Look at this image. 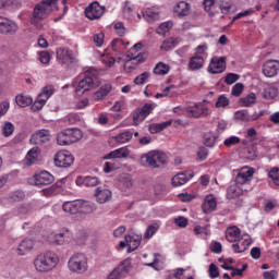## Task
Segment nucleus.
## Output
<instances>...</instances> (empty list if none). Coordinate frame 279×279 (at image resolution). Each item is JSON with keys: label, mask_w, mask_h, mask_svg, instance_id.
Returning a JSON list of instances; mask_svg holds the SVG:
<instances>
[{"label": "nucleus", "mask_w": 279, "mask_h": 279, "mask_svg": "<svg viewBox=\"0 0 279 279\" xmlns=\"http://www.w3.org/2000/svg\"><path fill=\"white\" fill-rule=\"evenodd\" d=\"M59 1L60 0H41L34 7L31 15V23L32 25H35L36 29H43L40 21L49 19L53 10H58Z\"/></svg>", "instance_id": "1"}, {"label": "nucleus", "mask_w": 279, "mask_h": 279, "mask_svg": "<svg viewBox=\"0 0 279 279\" xmlns=\"http://www.w3.org/2000/svg\"><path fill=\"white\" fill-rule=\"evenodd\" d=\"M58 255L53 252L40 253L34 259V267L36 271L40 274H47L51 271L58 265Z\"/></svg>", "instance_id": "2"}, {"label": "nucleus", "mask_w": 279, "mask_h": 279, "mask_svg": "<svg viewBox=\"0 0 279 279\" xmlns=\"http://www.w3.org/2000/svg\"><path fill=\"white\" fill-rule=\"evenodd\" d=\"M82 138V131L77 128L65 129L57 134L58 145H73Z\"/></svg>", "instance_id": "3"}, {"label": "nucleus", "mask_w": 279, "mask_h": 279, "mask_svg": "<svg viewBox=\"0 0 279 279\" xmlns=\"http://www.w3.org/2000/svg\"><path fill=\"white\" fill-rule=\"evenodd\" d=\"M68 267L73 274H84L88 269V258L84 253H75L70 257Z\"/></svg>", "instance_id": "4"}, {"label": "nucleus", "mask_w": 279, "mask_h": 279, "mask_svg": "<svg viewBox=\"0 0 279 279\" xmlns=\"http://www.w3.org/2000/svg\"><path fill=\"white\" fill-rule=\"evenodd\" d=\"M99 84L97 78V70L90 69L89 75L85 76L83 80L80 81L75 93L78 97H82L84 93H88L92 88H95Z\"/></svg>", "instance_id": "5"}, {"label": "nucleus", "mask_w": 279, "mask_h": 279, "mask_svg": "<svg viewBox=\"0 0 279 279\" xmlns=\"http://www.w3.org/2000/svg\"><path fill=\"white\" fill-rule=\"evenodd\" d=\"M208 47L206 45L197 46L195 49V53L193 57L190 58L189 61V69L190 71H199V69L204 68V51H206Z\"/></svg>", "instance_id": "6"}, {"label": "nucleus", "mask_w": 279, "mask_h": 279, "mask_svg": "<svg viewBox=\"0 0 279 279\" xmlns=\"http://www.w3.org/2000/svg\"><path fill=\"white\" fill-rule=\"evenodd\" d=\"M54 166L62 169H69L75 162V156L69 150H60L54 155Z\"/></svg>", "instance_id": "7"}, {"label": "nucleus", "mask_w": 279, "mask_h": 279, "mask_svg": "<svg viewBox=\"0 0 279 279\" xmlns=\"http://www.w3.org/2000/svg\"><path fill=\"white\" fill-rule=\"evenodd\" d=\"M132 267V259L126 258L120 263L108 276L107 279H123L130 274Z\"/></svg>", "instance_id": "8"}, {"label": "nucleus", "mask_w": 279, "mask_h": 279, "mask_svg": "<svg viewBox=\"0 0 279 279\" xmlns=\"http://www.w3.org/2000/svg\"><path fill=\"white\" fill-rule=\"evenodd\" d=\"M105 12H106V7H101L99 2L95 1V2H92L85 9V16L86 19H89V21H97L100 16H104Z\"/></svg>", "instance_id": "9"}, {"label": "nucleus", "mask_w": 279, "mask_h": 279, "mask_svg": "<svg viewBox=\"0 0 279 279\" xmlns=\"http://www.w3.org/2000/svg\"><path fill=\"white\" fill-rule=\"evenodd\" d=\"M208 73L217 75L226 71V57H213L207 68Z\"/></svg>", "instance_id": "10"}, {"label": "nucleus", "mask_w": 279, "mask_h": 279, "mask_svg": "<svg viewBox=\"0 0 279 279\" xmlns=\"http://www.w3.org/2000/svg\"><path fill=\"white\" fill-rule=\"evenodd\" d=\"M19 32V24L16 22L0 15V34H16Z\"/></svg>", "instance_id": "11"}, {"label": "nucleus", "mask_w": 279, "mask_h": 279, "mask_svg": "<svg viewBox=\"0 0 279 279\" xmlns=\"http://www.w3.org/2000/svg\"><path fill=\"white\" fill-rule=\"evenodd\" d=\"M57 60L61 64H73L75 62V57H73V50L69 48H59L57 49Z\"/></svg>", "instance_id": "12"}, {"label": "nucleus", "mask_w": 279, "mask_h": 279, "mask_svg": "<svg viewBox=\"0 0 279 279\" xmlns=\"http://www.w3.org/2000/svg\"><path fill=\"white\" fill-rule=\"evenodd\" d=\"M53 180L52 174L45 170L34 174L35 186H49V184H53Z\"/></svg>", "instance_id": "13"}, {"label": "nucleus", "mask_w": 279, "mask_h": 279, "mask_svg": "<svg viewBox=\"0 0 279 279\" xmlns=\"http://www.w3.org/2000/svg\"><path fill=\"white\" fill-rule=\"evenodd\" d=\"M279 71L278 60H268L263 64V73L266 77H276Z\"/></svg>", "instance_id": "14"}, {"label": "nucleus", "mask_w": 279, "mask_h": 279, "mask_svg": "<svg viewBox=\"0 0 279 279\" xmlns=\"http://www.w3.org/2000/svg\"><path fill=\"white\" fill-rule=\"evenodd\" d=\"M254 175V169L252 168H242L241 171L235 177L236 186H242V184H247Z\"/></svg>", "instance_id": "15"}, {"label": "nucleus", "mask_w": 279, "mask_h": 279, "mask_svg": "<svg viewBox=\"0 0 279 279\" xmlns=\"http://www.w3.org/2000/svg\"><path fill=\"white\" fill-rule=\"evenodd\" d=\"M186 114L193 117V119H199V117L208 114V108L203 104H196L194 107L186 108Z\"/></svg>", "instance_id": "16"}, {"label": "nucleus", "mask_w": 279, "mask_h": 279, "mask_svg": "<svg viewBox=\"0 0 279 279\" xmlns=\"http://www.w3.org/2000/svg\"><path fill=\"white\" fill-rule=\"evenodd\" d=\"M94 196L98 204H106V202H110L112 199V192L106 187H97Z\"/></svg>", "instance_id": "17"}, {"label": "nucleus", "mask_w": 279, "mask_h": 279, "mask_svg": "<svg viewBox=\"0 0 279 279\" xmlns=\"http://www.w3.org/2000/svg\"><path fill=\"white\" fill-rule=\"evenodd\" d=\"M62 208L64 213H69L70 215H77V213H81L82 199L68 201L63 203Z\"/></svg>", "instance_id": "18"}, {"label": "nucleus", "mask_w": 279, "mask_h": 279, "mask_svg": "<svg viewBox=\"0 0 279 279\" xmlns=\"http://www.w3.org/2000/svg\"><path fill=\"white\" fill-rule=\"evenodd\" d=\"M124 241L128 244V253L134 252L135 250H138V245H141V241H143V236L138 234L134 235H125Z\"/></svg>", "instance_id": "19"}, {"label": "nucleus", "mask_w": 279, "mask_h": 279, "mask_svg": "<svg viewBox=\"0 0 279 279\" xmlns=\"http://www.w3.org/2000/svg\"><path fill=\"white\" fill-rule=\"evenodd\" d=\"M32 140L35 141L37 145H40V143H49V141H51V134L49 133V130L41 129L34 133Z\"/></svg>", "instance_id": "20"}, {"label": "nucleus", "mask_w": 279, "mask_h": 279, "mask_svg": "<svg viewBox=\"0 0 279 279\" xmlns=\"http://www.w3.org/2000/svg\"><path fill=\"white\" fill-rule=\"evenodd\" d=\"M226 240L229 243H239L241 241V229L238 227H229L226 231Z\"/></svg>", "instance_id": "21"}, {"label": "nucleus", "mask_w": 279, "mask_h": 279, "mask_svg": "<svg viewBox=\"0 0 279 279\" xmlns=\"http://www.w3.org/2000/svg\"><path fill=\"white\" fill-rule=\"evenodd\" d=\"M202 209L203 213H205L206 215L213 213L214 210H217V198H215L214 195H207L202 205Z\"/></svg>", "instance_id": "22"}, {"label": "nucleus", "mask_w": 279, "mask_h": 279, "mask_svg": "<svg viewBox=\"0 0 279 279\" xmlns=\"http://www.w3.org/2000/svg\"><path fill=\"white\" fill-rule=\"evenodd\" d=\"M38 156H40V148L33 147L31 150H28L25 157L26 167H32V165H36V162H38Z\"/></svg>", "instance_id": "23"}, {"label": "nucleus", "mask_w": 279, "mask_h": 279, "mask_svg": "<svg viewBox=\"0 0 279 279\" xmlns=\"http://www.w3.org/2000/svg\"><path fill=\"white\" fill-rule=\"evenodd\" d=\"M32 213H34V205L32 203H24L15 209L16 217L24 218L27 215H32Z\"/></svg>", "instance_id": "24"}, {"label": "nucleus", "mask_w": 279, "mask_h": 279, "mask_svg": "<svg viewBox=\"0 0 279 279\" xmlns=\"http://www.w3.org/2000/svg\"><path fill=\"white\" fill-rule=\"evenodd\" d=\"M73 239V233L69 229L63 230V232L54 235L56 245H64Z\"/></svg>", "instance_id": "25"}, {"label": "nucleus", "mask_w": 279, "mask_h": 279, "mask_svg": "<svg viewBox=\"0 0 279 279\" xmlns=\"http://www.w3.org/2000/svg\"><path fill=\"white\" fill-rule=\"evenodd\" d=\"M173 11L179 14V16H189L191 12V4L186 1H180L174 5Z\"/></svg>", "instance_id": "26"}, {"label": "nucleus", "mask_w": 279, "mask_h": 279, "mask_svg": "<svg viewBox=\"0 0 279 279\" xmlns=\"http://www.w3.org/2000/svg\"><path fill=\"white\" fill-rule=\"evenodd\" d=\"M34 250V241L32 240H23L17 247V254L20 256H25V254H29Z\"/></svg>", "instance_id": "27"}, {"label": "nucleus", "mask_w": 279, "mask_h": 279, "mask_svg": "<svg viewBox=\"0 0 279 279\" xmlns=\"http://www.w3.org/2000/svg\"><path fill=\"white\" fill-rule=\"evenodd\" d=\"M130 156V150L128 148L122 147L116 150L110 151L107 156H105V160H110L113 158H128Z\"/></svg>", "instance_id": "28"}, {"label": "nucleus", "mask_w": 279, "mask_h": 279, "mask_svg": "<svg viewBox=\"0 0 279 279\" xmlns=\"http://www.w3.org/2000/svg\"><path fill=\"white\" fill-rule=\"evenodd\" d=\"M23 199H25V192L23 190L13 191L7 197V202H9V204H16L19 202H23Z\"/></svg>", "instance_id": "29"}, {"label": "nucleus", "mask_w": 279, "mask_h": 279, "mask_svg": "<svg viewBox=\"0 0 279 279\" xmlns=\"http://www.w3.org/2000/svg\"><path fill=\"white\" fill-rule=\"evenodd\" d=\"M142 160H145L150 169H158V155H154V151L143 155Z\"/></svg>", "instance_id": "30"}, {"label": "nucleus", "mask_w": 279, "mask_h": 279, "mask_svg": "<svg viewBox=\"0 0 279 279\" xmlns=\"http://www.w3.org/2000/svg\"><path fill=\"white\" fill-rule=\"evenodd\" d=\"M239 104L242 108L254 106L256 104V94L250 93L247 96L240 98Z\"/></svg>", "instance_id": "31"}, {"label": "nucleus", "mask_w": 279, "mask_h": 279, "mask_svg": "<svg viewBox=\"0 0 279 279\" xmlns=\"http://www.w3.org/2000/svg\"><path fill=\"white\" fill-rule=\"evenodd\" d=\"M15 102L17 104V106H20V108H27V106H32V104H34V99H32L31 96L19 94L15 97Z\"/></svg>", "instance_id": "32"}, {"label": "nucleus", "mask_w": 279, "mask_h": 279, "mask_svg": "<svg viewBox=\"0 0 279 279\" xmlns=\"http://www.w3.org/2000/svg\"><path fill=\"white\" fill-rule=\"evenodd\" d=\"M189 180H191V178H189L186 173L179 172L172 178V186H183Z\"/></svg>", "instance_id": "33"}, {"label": "nucleus", "mask_w": 279, "mask_h": 279, "mask_svg": "<svg viewBox=\"0 0 279 279\" xmlns=\"http://www.w3.org/2000/svg\"><path fill=\"white\" fill-rule=\"evenodd\" d=\"M97 210L95 203L88 201H81V213L84 215H90Z\"/></svg>", "instance_id": "34"}, {"label": "nucleus", "mask_w": 279, "mask_h": 279, "mask_svg": "<svg viewBox=\"0 0 279 279\" xmlns=\"http://www.w3.org/2000/svg\"><path fill=\"white\" fill-rule=\"evenodd\" d=\"M110 90H112V85H110V84L102 85L99 88V90H97L94 94V99H96V101H100V99H104V97H106L108 95V93H110Z\"/></svg>", "instance_id": "35"}, {"label": "nucleus", "mask_w": 279, "mask_h": 279, "mask_svg": "<svg viewBox=\"0 0 279 279\" xmlns=\"http://www.w3.org/2000/svg\"><path fill=\"white\" fill-rule=\"evenodd\" d=\"M132 136H134V133H132V131H125L123 133L118 134L113 138L117 143L123 145L124 143H130V141H132Z\"/></svg>", "instance_id": "36"}, {"label": "nucleus", "mask_w": 279, "mask_h": 279, "mask_svg": "<svg viewBox=\"0 0 279 279\" xmlns=\"http://www.w3.org/2000/svg\"><path fill=\"white\" fill-rule=\"evenodd\" d=\"M170 69L171 68L169 66V64L159 62L154 68L153 73H155V75H167V73H169Z\"/></svg>", "instance_id": "37"}, {"label": "nucleus", "mask_w": 279, "mask_h": 279, "mask_svg": "<svg viewBox=\"0 0 279 279\" xmlns=\"http://www.w3.org/2000/svg\"><path fill=\"white\" fill-rule=\"evenodd\" d=\"M76 182H83L85 186H97L99 184V179L97 177H77Z\"/></svg>", "instance_id": "38"}, {"label": "nucleus", "mask_w": 279, "mask_h": 279, "mask_svg": "<svg viewBox=\"0 0 279 279\" xmlns=\"http://www.w3.org/2000/svg\"><path fill=\"white\" fill-rule=\"evenodd\" d=\"M45 104H47V100H45L43 96H37L36 100L31 106L32 112H40V110L45 108Z\"/></svg>", "instance_id": "39"}, {"label": "nucleus", "mask_w": 279, "mask_h": 279, "mask_svg": "<svg viewBox=\"0 0 279 279\" xmlns=\"http://www.w3.org/2000/svg\"><path fill=\"white\" fill-rule=\"evenodd\" d=\"M242 193L243 191L236 185H231L227 189L228 199H234L235 197L241 196Z\"/></svg>", "instance_id": "40"}, {"label": "nucleus", "mask_w": 279, "mask_h": 279, "mask_svg": "<svg viewBox=\"0 0 279 279\" xmlns=\"http://www.w3.org/2000/svg\"><path fill=\"white\" fill-rule=\"evenodd\" d=\"M146 58L145 54L143 53H138L135 57H131L129 59V62H132V64H134V66H130L131 71H134V69H136V66H138V64H143V62H145Z\"/></svg>", "instance_id": "41"}, {"label": "nucleus", "mask_w": 279, "mask_h": 279, "mask_svg": "<svg viewBox=\"0 0 279 279\" xmlns=\"http://www.w3.org/2000/svg\"><path fill=\"white\" fill-rule=\"evenodd\" d=\"M234 119H236V121H252V118L250 117L247 110L235 111Z\"/></svg>", "instance_id": "42"}, {"label": "nucleus", "mask_w": 279, "mask_h": 279, "mask_svg": "<svg viewBox=\"0 0 279 279\" xmlns=\"http://www.w3.org/2000/svg\"><path fill=\"white\" fill-rule=\"evenodd\" d=\"M144 19H146V21H148L149 23L154 22V21H158V12L151 10V9H147L144 13H143Z\"/></svg>", "instance_id": "43"}, {"label": "nucleus", "mask_w": 279, "mask_h": 279, "mask_svg": "<svg viewBox=\"0 0 279 279\" xmlns=\"http://www.w3.org/2000/svg\"><path fill=\"white\" fill-rule=\"evenodd\" d=\"M53 95V86L47 85L43 88L41 93L38 95L39 97L44 98L45 101H48L49 97Z\"/></svg>", "instance_id": "44"}, {"label": "nucleus", "mask_w": 279, "mask_h": 279, "mask_svg": "<svg viewBox=\"0 0 279 279\" xmlns=\"http://www.w3.org/2000/svg\"><path fill=\"white\" fill-rule=\"evenodd\" d=\"M215 106L216 108H227V106H230V99L226 95H220Z\"/></svg>", "instance_id": "45"}, {"label": "nucleus", "mask_w": 279, "mask_h": 279, "mask_svg": "<svg viewBox=\"0 0 279 279\" xmlns=\"http://www.w3.org/2000/svg\"><path fill=\"white\" fill-rule=\"evenodd\" d=\"M239 143H241L239 136H230L223 141L225 147H234V145H239Z\"/></svg>", "instance_id": "46"}, {"label": "nucleus", "mask_w": 279, "mask_h": 279, "mask_svg": "<svg viewBox=\"0 0 279 279\" xmlns=\"http://www.w3.org/2000/svg\"><path fill=\"white\" fill-rule=\"evenodd\" d=\"M147 80H149V72H143L134 78V84H136L137 86H143V84H145Z\"/></svg>", "instance_id": "47"}, {"label": "nucleus", "mask_w": 279, "mask_h": 279, "mask_svg": "<svg viewBox=\"0 0 279 279\" xmlns=\"http://www.w3.org/2000/svg\"><path fill=\"white\" fill-rule=\"evenodd\" d=\"M158 232V225H149L144 233V239H151Z\"/></svg>", "instance_id": "48"}, {"label": "nucleus", "mask_w": 279, "mask_h": 279, "mask_svg": "<svg viewBox=\"0 0 279 279\" xmlns=\"http://www.w3.org/2000/svg\"><path fill=\"white\" fill-rule=\"evenodd\" d=\"M268 178L272 180L274 184L279 186V169L278 168H272L268 173Z\"/></svg>", "instance_id": "49"}, {"label": "nucleus", "mask_w": 279, "mask_h": 279, "mask_svg": "<svg viewBox=\"0 0 279 279\" xmlns=\"http://www.w3.org/2000/svg\"><path fill=\"white\" fill-rule=\"evenodd\" d=\"M215 141H216L215 136L210 133H207L204 136L203 143L205 147H215Z\"/></svg>", "instance_id": "50"}, {"label": "nucleus", "mask_w": 279, "mask_h": 279, "mask_svg": "<svg viewBox=\"0 0 279 279\" xmlns=\"http://www.w3.org/2000/svg\"><path fill=\"white\" fill-rule=\"evenodd\" d=\"M145 119L147 118L140 111V109H137L133 113V125H138L142 121H145Z\"/></svg>", "instance_id": "51"}, {"label": "nucleus", "mask_w": 279, "mask_h": 279, "mask_svg": "<svg viewBox=\"0 0 279 279\" xmlns=\"http://www.w3.org/2000/svg\"><path fill=\"white\" fill-rule=\"evenodd\" d=\"M13 132H14V124H12L11 122L4 123L2 128L3 136H12Z\"/></svg>", "instance_id": "52"}, {"label": "nucleus", "mask_w": 279, "mask_h": 279, "mask_svg": "<svg viewBox=\"0 0 279 279\" xmlns=\"http://www.w3.org/2000/svg\"><path fill=\"white\" fill-rule=\"evenodd\" d=\"M171 27H173L172 22H163L157 28V34H159V35L165 34L166 32H169V29H171Z\"/></svg>", "instance_id": "53"}, {"label": "nucleus", "mask_w": 279, "mask_h": 279, "mask_svg": "<svg viewBox=\"0 0 279 279\" xmlns=\"http://www.w3.org/2000/svg\"><path fill=\"white\" fill-rule=\"evenodd\" d=\"M243 88H245L243 83H236L231 89V95H233V97H241V93H243Z\"/></svg>", "instance_id": "54"}, {"label": "nucleus", "mask_w": 279, "mask_h": 279, "mask_svg": "<svg viewBox=\"0 0 279 279\" xmlns=\"http://www.w3.org/2000/svg\"><path fill=\"white\" fill-rule=\"evenodd\" d=\"M239 74L229 73L225 78V83L227 84V86H232V84L239 82Z\"/></svg>", "instance_id": "55"}, {"label": "nucleus", "mask_w": 279, "mask_h": 279, "mask_svg": "<svg viewBox=\"0 0 279 279\" xmlns=\"http://www.w3.org/2000/svg\"><path fill=\"white\" fill-rule=\"evenodd\" d=\"M209 250L214 254H221L222 252L221 242L213 241L209 245Z\"/></svg>", "instance_id": "56"}, {"label": "nucleus", "mask_w": 279, "mask_h": 279, "mask_svg": "<svg viewBox=\"0 0 279 279\" xmlns=\"http://www.w3.org/2000/svg\"><path fill=\"white\" fill-rule=\"evenodd\" d=\"M208 274H209V278L211 279L219 278V267H217V265L215 264H210Z\"/></svg>", "instance_id": "57"}, {"label": "nucleus", "mask_w": 279, "mask_h": 279, "mask_svg": "<svg viewBox=\"0 0 279 279\" xmlns=\"http://www.w3.org/2000/svg\"><path fill=\"white\" fill-rule=\"evenodd\" d=\"M278 95V89L276 88H269V89H266L264 93H263V97L264 99H275V97Z\"/></svg>", "instance_id": "58"}, {"label": "nucleus", "mask_w": 279, "mask_h": 279, "mask_svg": "<svg viewBox=\"0 0 279 279\" xmlns=\"http://www.w3.org/2000/svg\"><path fill=\"white\" fill-rule=\"evenodd\" d=\"M196 156L201 162H204V160H206V158H208V149H206V147H201L198 149V151L196 153Z\"/></svg>", "instance_id": "59"}, {"label": "nucleus", "mask_w": 279, "mask_h": 279, "mask_svg": "<svg viewBox=\"0 0 279 279\" xmlns=\"http://www.w3.org/2000/svg\"><path fill=\"white\" fill-rule=\"evenodd\" d=\"M173 47H175V45H173V40L167 39L161 44L160 49H162V51H171Z\"/></svg>", "instance_id": "60"}, {"label": "nucleus", "mask_w": 279, "mask_h": 279, "mask_svg": "<svg viewBox=\"0 0 279 279\" xmlns=\"http://www.w3.org/2000/svg\"><path fill=\"white\" fill-rule=\"evenodd\" d=\"M151 110H154V105L151 104H145L143 108L140 109V111L147 118L149 114H151Z\"/></svg>", "instance_id": "61"}, {"label": "nucleus", "mask_w": 279, "mask_h": 279, "mask_svg": "<svg viewBox=\"0 0 279 279\" xmlns=\"http://www.w3.org/2000/svg\"><path fill=\"white\" fill-rule=\"evenodd\" d=\"M174 223L179 228H186V226H189V220L186 218L180 216V217L174 219Z\"/></svg>", "instance_id": "62"}, {"label": "nucleus", "mask_w": 279, "mask_h": 279, "mask_svg": "<svg viewBox=\"0 0 279 279\" xmlns=\"http://www.w3.org/2000/svg\"><path fill=\"white\" fill-rule=\"evenodd\" d=\"M94 43H95L96 47H101V45H104V33L95 34Z\"/></svg>", "instance_id": "63"}, {"label": "nucleus", "mask_w": 279, "mask_h": 279, "mask_svg": "<svg viewBox=\"0 0 279 279\" xmlns=\"http://www.w3.org/2000/svg\"><path fill=\"white\" fill-rule=\"evenodd\" d=\"M264 279H277L278 278V271L270 270V271H264L263 272Z\"/></svg>", "instance_id": "64"}]
</instances>
